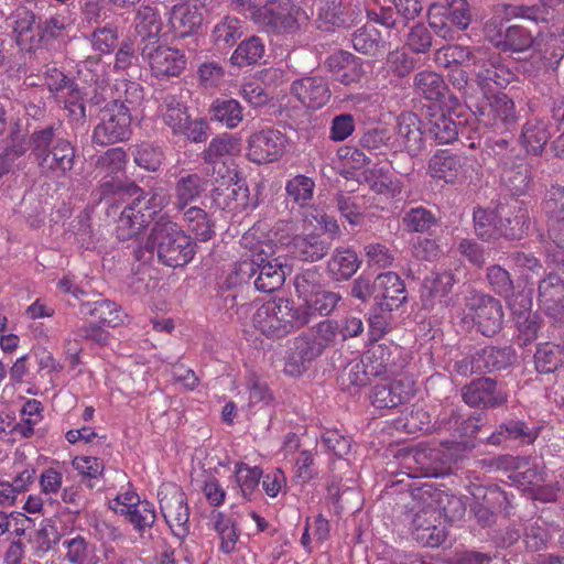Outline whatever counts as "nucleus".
<instances>
[{"label": "nucleus", "instance_id": "f257e3e1", "mask_svg": "<svg viewBox=\"0 0 564 564\" xmlns=\"http://www.w3.org/2000/svg\"><path fill=\"white\" fill-rule=\"evenodd\" d=\"M314 221L332 237L338 236L337 221L323 210L314 208L301 220H280L273 226L268 224L269 242H275L276 249L284 248L302 261H317L326 254L328 246L318 236L310 232Z\"/></svg>", "mask_w": 564, "mask_h": 564}, {"label": "nucleus", "instance_id": "f03ea898", "mask_svg": "<svg viewBox=\"0 0 564 564\" xmlns=\"http://www.w3.org/2000/svg\"><path fill=\"white\" fill-rule=\"evenodd\" d=\"M436 61L446 67L460 65L467 68L481 90L490 89L491 83L499 88L509 85L514 75L484 47L470 50L460 45H447L436 53Z\"/></svg>", "mask_w": 564, "mask_h": 564}, {"label": "nucleus", "instance_id": "7ed1b4c3", "mask_svg": "<svg viewBox=\"0 0 564 564\" xmlns=\"http://www.w3.org/2000/svg\"><path fill=\"white\" fill-rule=\"evenodd\" d=\"M240 242L247 250H256L257 290L269 293L280 289L285 281V263L281 256L273 257L279 249L275 248V242H269L268 223L254 224L241 237Z\"/></svg>", "mask_w": 564, "mask_h": 564}, {"label": "nucleus", "instance_id": "20e7f679", "mask_svg": "<svg viewBox=\"0 0 564 564\" xmlns=\"http://www.w3.org/2000/svg\"><path fill=\"white\" fill-rule=\"evenodd\" d=\"M147 247L155 251L159 260L169 267H183L192 261L195 243L174 221L161 219L148 238Z\"/></svg>", "mask_w": 564, "mask_h": 564}, {"label": "nucleus", "instance_id": "39448f33", "mask_svg": "<svg viewBox=\"0 0 564 564\" xmlns=\"http://www.w3.org/2000/svg\"><path fill=\"white\" fill-rule=\"evenodd\" d=\"M299 306L295 308L297 325H304L316 315L326 316L333 312L341 296L325 290L319 283V274L307 270L295 278Z\"/></svg>", "mask_w": 564, "mask_h": 564}, {"label": "nucleus", "instance_id": "423d86ee", "mask_svg": "<svg viewBox=\"0 0 564 564\" xmlns=\"http://www.w3.org/2000/svg\"><path fill=\"white\" fill-rule=\"evenodd\" d=\"M234 10L240 13L249 12V17L269 32L291 33L299 28V10L291 0H268L257 8L253 0H232Z\"/></svg>", "mask_w": 564, "mask_h": 564}, {"label": "nucleus", "instance_id": "0eeeda50", "mask_svg": "<svg viewBox=\"0 0 564 564\" xmlns=\"http://www.w3.org/2000/svg\"><path fill=\"white\" fill-rule=\"evenodd\" d=\"M169 202L170 197L163 191L137 196L119 216L116 229L118 239L129 240L137 237Z\"/></svg>", "mask_w": 564, "mask_h": 564}, {"label": "nucleus", "instance_id": "6e6552de", "mask_svg": "<svg viewBox=\"0 0 564 564\" xmlns=\"http://www.w3.org/2000/svg\"><path fill=\"white\" fill-rule=\"evenodd\" d=\"M34 153L41 173L47 177H63L74 166L75 149L65 139H53V130L46 129L34 134Z\"/></svg>", "mask_w": 564, "mask_h": 564}, {"label": "nucleus", "instance_id": "1a4fd4ad", "mask_svg": "<svg viewBox=\"0 0 564 564\" xmlns=\"http://www.w3.org/2000/svg\"><path fill=\"white\" fill-rule=\"evenodd\" d=\"M243 312L250 314L253 327L269 337L284 336L297 325L295 310L284 299H273L265 303L253 302Z\"/></svg>", "mask_w": 564, "mask_h": 564}, {"label": "nucleus", "instance_id": "9d476101", "mask_svg": "<svg viewBox=\"0 0 564 564\" xmlns=\"http://www.w3.org/2000/svg\"><path fill=\"white\" fill-rule=\"evenodd\" d=\"M513 209L516 214L512 215H508L502 209L501 215H505V219H500L499 223L495 210L476 209L474 212V223L477 235L485 240L500 235L510 239H520L529 226V215L522 203L516 202Z\"/></svg>", "mask_w": 564, "mask_h": 564}, {"label": "nucleus", "instance_id": "9b49d317", "mask_svg": "<svg viewBox=\"0 0 564 564\" xmlns=\"http://www.w3.org/2000/svg\"><path fill=\"white\" fill-rule=\"evenodd\" d=\"M130 127V107L123 101L113 100L101 110L100 122L94 130L93 140L100 145L124 141L131 133Z\"/></svg>", "mask_w": 564, "mask_h": 564}, {"label": "nucleus", "instance_id": "f8f14e48", "mask_svg": "<svg viewBox=\"0 0 564 564\" xmlns=\"http://www.w3.org/2000/svg\"><path fill=\"white\" fill-rule=\"evenodd\" d=\"M498 87L491 83L490 89L484 91L485 101L477 108L478 122L496 132L509 130L517 122L514 102L503 93L494 94Z\"/></svg>", "mask_w": 564, "mask_h": 564}, {"label": "nucleus", "instance_id": "ddd939ff", "mask_svg": "<svg viewBox=\"0 0 564 564\" xmlns=\"http://www.w3.org/2000/svg\"><path fill=\"white\" fill-rule=\"evenodd\" d=\"M160 509L172 533L182 540L189 533V511L186 496L175 484H163L159 489Z\"/></svg>", "mask_w": 564, "mask_h": 564}, {"label": "nucleus", "instance_id": "4468645a", "mask_svg": "<svg viewBox=\"0 0 564 564\" xmlns=\"http://www.w3.org/2000/svg\"><path fill=\"white\" fill-rule=\"evenodd\" d=\"M464 319L477 325L485 336H492L501 329L503 322L502 306L499 301L485 294H473L466 306Z\"/></svg>", "mask_w": 564, "mask_h": 564}, {"label": "nucleus", "instance_id": "2eb2a0df", "mask_svg": "<svg viewBox=\"0 0 564 564\" xmlns=\"http://www.w3.org/2000/svg\"><path fill=\"white\" fill-rule=\"evenodd\" d=\"M286 148V138L279 130L261 129L250 134L247 141V158L257 164L279 160Z\"/></svg>", "mask_w": 564, "mask_h": 564}, {"label": "nucleus", "instance_id": "dca6fc26", "mask_svg": "<svg viewBox=\"0 0 564 564\" xmlns=\"http://www.w3.org/2000/svg\"><path fill=\"white\" fill-rule=\"evenodd\" d=\"M423 506L435 514V520L455 521L460 519L466 510L463 500L444 490L435 489L431 484H424L415 494Z\"/></svg>", "mask_w": 564, "mask_h": 564}, {"label": "nucleus", "instance_id": "f3484780", "mask_svg": "<svg viewBox=\"0 0 564 564\" xmlns=\"http://www.w3.org/2000/svg\"><path fill=\"white\" fill-rule=\"evenodd\" d=\"M155 42L145 44L141 48V55L155 77L178 76L185 67L184 54L172 47L153 45Z\"/></svg>", "mask_w": 564, "mask_h": 564}, {"label": "nucleus", "instance_id": "a211bd4d", "mask_svg": "<svg viewBox=\"0 0 564 564\" xmlns=\"http://www.w3.org/2000/svg\"><path fill=\"white\" fill-rule=\"evenodd\" d=\"M400 356L401 350L398 346L371 344L362 359L372 377H389L397 375L403 368Z\"/></svg>", "mask_w": 564, "mask_h": 564}, {"label": "nucleus", "instance_id": "6ab92c4d", "mask_svg": "<svg viewBox=\"0 0 564 564\" xmlns=\"http://www.w3.org/2000/svg\"><path fill=\"white\" fill-rule=\"evenodd\" d=\"M292 95L308 109H321L330 98V89L325 77L310 75L292 83Z\"/></svg>", "mask_w": 564, "mask_h": 564}, {"label": "nucleus", "instance_id": "aec40b11", "mask_svg": "<svg viewBox=\"0 0 564 564\" xmlns=\"http://www.w3.org/2000/svg\"><path fill=\"white\" fill-rule=\"evenodd\" d=\"M414 391V381L409 377H401L377 384L372 390L371 402L377 409H392L409 402Z\"/></svg>", "mask_w": 564, "mask_h": 564}, {"label": "nucleus", "instance_id": "412c9836", "mask_svg": "<svg viewBox=\"0 0 564 564\" xmlns=\"http://www.w3.org/2000/svg\"><path fill=\"white\" fill-rule=\"evenodd\" d=\"M487 39L503 51L521 52L533 43L531 34L518 25L506 26L491 20L486 24Z\"/></svg>", "mask_w": 564, "mask_h": 564}, {"label": "nucleus", "instance_id": "4be33fe9", "mask_svg": "<svg viewBox=\"0 0 564 564\" xmlns=\"http://www.w3.org/2000/svg\"><path fill=\"white\" fill-rule=\"evenodd\" d=\"M206 9V0H186L173 7L170 23L174 32L181 36L193 34L203 22Z\"/></svg>", "mask_w": 564, "mask_h": 564}, {"label": "nucleus", "instance_id": "5701e85b", "mask_svg": "<svg viewBox=\"0 0 564 564\" xmlns=\"http://www.w3.org/2000/svg\"><path fill=\"white\" fill-rule=\"evenodd\" d=\"M508 305L514 317L520 340L523 345L530 344L536 338L540 329L539 316L531 312V299L525 293H518L508 300Z\"/></svg>", "mask_w": 564, "mask_h": 564}, {"label": "nucleus", "instance_id": "b1692460", "mask_svg": "<svg viewBox=\"0 0 564 564\" xmlns=\"http://www.w3.org/2000/svg\"><path fill=\"white\" fill-rule=\"evenodd\" d=\"M468 171V159L448 151L435 153L429 163L430 175L446 183H454L466 178Z\"/></svg>", "mask_w": 564, "mask_h": 564}, {"label": "nucleus", "instance_id": "393cba45", "mask_svg": "<svg viewBox=\"0 0 564 564\" xmlns=\"http://www.w3.org/2000/svg\"><path fill=\"white\" fill-rule=\"evenodd\" d=\"M375 300L382 312H391L405 301V286L394 272H384L375 279Z\"/></svg>", "mask_w": 564, "mask_h": 564}, {"label": "nucleus", "instance_id": "a878e982", "mask_svg": "<svg viewBox=\"0 0 564 564\" xmlns=\"http://www.w3.org/2000/svg\"><path fill=\"white\" fill-rule=\"evenodd\" d=\"M444 523L442 519L435 520V514L423 506L413 519L414 539L423 546H440L447 535Z\"/></svg>", "mask_w": 564, "mask_h": 564}, {"label": "nucleus", "instance_id": "bb28decb", "mask_svg": "<svg viewBox=\"0 0 564 564\" xmlns=\"http://www.w3.org/2000/svg\"><path fill=\"white\" fill-rule=\"evenodd\" d=\"M464 401L471 406H498L507 401V394L490 378H480L463 389Z\"/></svg>", "mask_w": 564, "mask_h": 564}, {"label": "nucleus", "instance_id": "cd10ccee", "mask_svg": "<svg viewBox=\"0 0 564 564\" xmlns=\"http://www.w3.org/2000/svg\"><path fill=\"white\" fill-rule=\"evenodd\" d=\"M321 344L308 332L294 341L293 351L285 364V372L299 376L305 370V364L311 362L323 354Z\"/></svg>", "mask_w": 564, "mask_h": 564}, {"label": "nucleus", "instance_id": "c85d7f7f", "mask_svg": "<svg viewBox=\"0 0 564 564\" xmlns=\"http://www.w3.org/2000/svg\"><path fill=\"white\" fill-rule=\"evenodd\" d=\"M394 145L398 150L406 151L411 156L421 151L423 138L419 119L414 113L404 112L399 116Z\"/></svg>", "mask_w": 564, "mask_h": 564}, {"label": "nucleus", "instance_id": "c756f323", "mask_svg": "<svg viewBox=\"0 0 564 564\" xmlns=\"http://www.w3.org/2000/svg\"><path fill=\"white\" fill-rule=\"evenodd\" d=\"M326 63L335 79L344 85L359 82L365 74L361 59L349 52L338 51Z\"/></svg>", "mask_w": 564, "mask_h": 564}, {"label": "nucleus", "instance_id": "7c9ffc66", "mask_svg": "<svg viewBox=\"0 0 564 564\" xmlns=\"http://www.w3.org/2000/svg\"><path fill=\"white\" fill-rule=\"evenodd\" d=\"M544 210L553 223L549 230L550 237L564 250V188H552Z\"/></svg>", "mask_w": 564, "mask_h": 564}, {"label": "nucleus", "instance_id": "2f4dec72", "mask_svg": "<svg viewBox=\"0 0 564 564\" xmlns=\"http://www.w3.org/2000/svg\"><path fill=\"white\" fill-rule=\"evenodd\" d=\"M261 477L262 470L258 466H249L243 462H237L234 465L231 480L247 500L258 491Z\"/></svg>", "mask_w": 564, "mask_h": 564}, {"label": "nucleus", "instance_id": "473e14b6", "mask_svg": "<svg viewBox=\"0 0 564 564\" xmlns=\"http://www.w3.org/2000/svg\"><path fill=\"white\" fill-rule=\"evenodd\" d=\"M360 267L356 252L348 248H338L334 251L327 263L329 274L335 280H348Z\"/></svg>", "mask_w": 564, "mask_h": 564}, {"label": "nucleus", "instance_id": "72a5a7b5", "mask_svg": "<svg viewBox=\"0 0 564 564\" xmlns=\"http://www.w3.org/2000/svg\"><path fill=\"white\" fill-rule=\"evenodd\" d=\"M362 176L370 188L378 194L393 197L401 193V182L392 176L388 165L373 166L362 172Z\"/></svg>", "mask_w": 564, "mask_h": 564}, {"label": "nucleus", "instance_id": "f704fd0d", "mask_svg": "<svg viewBox=\"0 0 564 564\" xmlns=\"http://www.w3.org/2000/svg\"><path fill=\"white\" fill-rule=\"evenodd\" d=\"M455 283L454 275L451 272L432 273L424 280L422 288L423 297H427L430 305L435 303L447 304L446 296ZM429 305V303H426Z\"/></svg>", "mask_w": 564, "mask_h": 564}, {"label": "nucleus", "instance_id": "c9c22d12", "mask_svg": "<svg viewBox=\"0 0 564 564\" xmlns=\"http://www.w3.org/2000/svg\"><path fill=\"white\" fill-rule=\"evenodd\" d=\"M162 20L159 11L150 6H142L138 9L134 28L141 40L155 42L162 31Z\"/></svg>", "mask_w": 564, "mask_h": 564}, {"label": "nucleus", "instance_id": "e433bc0d", "mask_svg": "<svg viewBox=\"0 0 564 564\" xmlns=\"http://www.w3.org/2000/svg\"><path fill=\"white\" fill-rule=\"evenodd\" d=\"M241 151L240 139L231 134H221L214 138L206 150L204 151V159L206 162L215 164L218 162L225 163L227 159L237 156Z\"/></svg>", "mask_w": 564, "mask_h": 564}, {"label": "nucleus", "instance_id": "4c0bfd02", "mask_svg": "<svg viewBox=\"0 0 564 564\" xmlns=\"http://www.w3.org/2000/svg\"><path fill=\"white\" fill-rule=\"evenodd\" d=\"M429 134L438 143L447 144L456 140L458 135L457 126L451 116L443 110L436 109L430 113L426 123Z\"/></svg>", "mask_w": 564, "mask_h": 564}, {"label": "nucleus", "instance_id": "58836bf2", "mask_svg": "<svg viewBox=\"0 0 564 564\" xmlns=\"http://www.w3.org/2000/svg\"><path fill=\"white\" fill-rule=\"evenodd\" d=\"M65 558L70 564H99L96 546L77 535L63 542Z\"/></svg>", "mask_w": 564, "mask_h": 564}, {"label": "nucleus", "instance_id": "ea45409f", "mask_svg": "<svg viewBox=\"0 0 564 564\" xmlns=\"http://www.w3.org/2000/svg\"><path fill=\"white\" fill-rule=\"evenodd\" d=\"M503 169L501 173V182L512 195H523L528 192L530 185L529 167L522 161L514 166L509 165L507 161L501 159Z\"/></svg>", "mask_w": 564, "mask_h": 564}, {"label": "nucleus", "instance_id": "a19ab883", "mask_svg": "<svg viewBox=\"0 0 564 564\" xmlns=\"http://www.w3.org/2000/svg\"><path fill=\"white\" fill-rule=\"evenodd\" d=\"M160 115L173 133L182 131L188 121L186 107L174 95H166L159 108Z\"/></svg>", "mask_w": 564, "mask_h": 564}, {"label": "nucleus", "instance_id": "79ce46f5", "mask_svg": "<svg viewBox=\"0 0 564 564\" xmlns=\"http://www.w3.org/2000/svg\"><path fill=\"white\" fill-rule=\"evenodd\" d=\"M540 432L536 426L528 427L522 422H509L500 426V430L488 437V442L498 445L503 438L518 440L523 444H531L535 441Z\"/></svg>", "mask_w": 564, "mask_h": 564}, {"label": "nucleus", "instance_id": "37998d69", "mask_svg": "<svg viewBox=\"0 0 564 564\" xmlns=\"http://www.w3.org/2000/svg\"><path fill=\"white\" fill-rule=\"evenodd\" d=\"M212 119L234 129L243 119L242 107L236 99H216L212 105Z\"/></svg>", "mask_w": 564, "mask_h": 564}, {"label": "nucleus", "instance_id": "c03bdc74", "mask_svg": "<svg viewBox=\"0 0 564 564\" xmlns=\"http://www.w3.org/2000/svg\"><path fill=\"white\" fill-rule=\"evenodd\" d=\"M183 220L188 230L200 241L212 239L215 234L214 224L207 213L196 206L184 210Z\"/></svg>", "mask_w": 564, "mask_h": 564}, {"label": "nucleus", "instance_id": "a18cd8bd", "mask_svg": "<svg viewBox=\"0 0 564 564\" xmlns=\"http://www.w3.org/2000/svg\"><path fill=\"white\" fill-rule=\"evenodd\" d=\"M550 137L551 132L546 129L543 121L530 120L523 127L521 142L527 152L539 154Z\"/></svg>", "mask_w": 564, "mask_h": 564}, {"label": "nucleus", "instance_id": "49530a36", "mask_svg": "<svg viewBox=\"0 0 564 564\" xmlns=\"http://www.w3.org/2000/svg\"><path fill=\"white\" fill-rule=\"evenodd\" d=\"M264 54V44L258 36L242 41L234 51L230 62L238 67L256 64Z\"/></svg>", "mask_w": 564, "mask_h": 564}, {"label": "nucleus", "instance_id": "de8ad7c7", "mask_svg": "<svg viewBox=\"0 0 564 564\" xmlns=\"http://www.w3.org/2000/svg\"><path fill=\"white\" fill-rule=\"evenodd\" d=\"M72 465L82 477V481L90 489L96 486L104 474V464L97 457L77 456L73 459Z\"/></svg>", "mask_w": 564, "mask_h": 564}, {"label": "nucleus", "instance_id": "09e8293b", "mask_svg": "<svg viewBox=\"0 0 564 564\" xmlns=\"http://www.w3.org/2000/svg\"><path fill=\"white\" fill-rule=\"evenodd\" d=\"M564 3V0H542V8L533 7H505L503 12L507 18L522 17L532 21H546L550 12L547 8L555 9Z\"/></svg>", "mask_w": 564, "mask_h": 564}, {"label": "nucleus", "instance_id": "8fccbe9b", "mask_svg": "<svg viewBox=\"0 0 564 564\" xmlns=\"http://www.w3.org/2000/svg\"><path fill=\"white\" fill-rule=\"evenodd\" d=\"M9 20L11 21L17 42L20 45L26 44V42L32 39L33 25L35 23L34 13L21 7L11 14Z\"/></svg>", "mask_w": 564, "mask_h": 564}, {"label": "nucleus", "instance_id": "3c124183", "mask_svg": "<svg viewBox=\"0 0 564 564\" xmlns=\"http://www.w3.org/2000/svg\"><path fill=\"white\" fill-rule=\"evenodd\" d=\"M414 84L419 93L429 100H437L445 91L443 78L434 72H421L415 75Z\"/></svg>", "mask_w": 564, "mask_h": 564}, {"label": "nucleus", "instance_id": "603ef678", "mask_svg": "<svg viewBox=\"0 0 564 564\" xmlns=\"http://www.w3.org/2000/svg\"><path fill=\"white\" fill-rule=\"evenodd\" d=\"M318 20L325 30L344 26L347 19L340 0H321L318 4Z\"/></svg>", "mask_w": 564, "mask_h": 564}, {"label": "nucleus", "instance_id": "864d4df0", "mask_svg": "<svg viewBox=\"0 0 564 564\" xmlns=\"http://www.w3.org/2000/svg\"><path fill=\"white\" fill-rule=\"evenodd\" d=\"M315 182L306 175H295L286 182L285 191L288 196L296 204L304 206L312 199Z\"/></svg>", "mask_w": 564, "mask_h": 564}, {"label": "nucleus", "instance_id": "5fc2aeb1", "mask_svg": "<svg viewBox=\"0 0 564 564\" xmlns=\"http://www.w3.org/2000/svg\"><path fill=\"white\" fill-rule=\"evenodd\" d=\"M127 154L122 148H112L98 158L97 167L106 176H119L124 172Z\"/></svg>", "mask_w": 564, "mask_h": 564}, {"label": "nucleus", "instance_id": "6e6d98bb", "mask_svg": "<svg viewBox=\"0 0 564 564\" xmlns=\"http://www.w3.org/2000/svg\"><path fill=\"white\" fill-rule=\"evenodd\" d=\"M202 192L200 180L197 175H188L181 178L175 187V207L184 209Z\"/></svg>", "mask_w": 564, "mask_h": 564}, {"label": "nucleus", "instance_id": "4d7b16f0", "mask_svg": "<svg viewBox=\"0 0 564 564\" xmlns=\"http://www.w3.org/2000/svg\"><path fill=\"white\" fill-rule=\"evenodd\" d=\"M218 204H223L224 209L234 214L247 209L250 205L248 187L240 182H236L235 184L227 186L224 195V202H218Z\"/></svg>", "mask_w": 564, "mask_h": 564}, {"label": "nucleus", "instance_id": "13d9d810", "mask_svg": "<svg viewBox=\"0 0 564 564\" xmlns=\"http://www.w3.org/2000/svg\"><path fill=\"white\" fill-rule=\"evenodd\" d=\"M564 296V284L556 274H549L540 282L539 301L550 310L551 304H558Z\"/></svg>", "mask_w": 564, "mask_h": 564}, {"label": "nucleus", "instance_id": "bf43d9fd", "mask_svg": "<svg viewBox=\"0 0 564 564\" xmlns=\"http://www.w3.org/2000/svg\"><path fill=\"white\" fill-rule=\"evenodd\" d=\"M215 530L220 539V551L226 554L234 552L239 533L231 519L218 513L215 520Z\"/></svg>", "mask_w": 564, "mask_h": 564}, {"label": "nucleus", "instance_id": "052dcab7", "mask_svg": "<svg viewBox=\"0 0 564 564\" xmlns=\"http://www.w3.org/2000/svg\"><path fill=\"white\" fill-rule=\"evenodd\" d=\"M558 346L550 343L538 347L534 356L535 368L541 373H550L557 369L561 360Z\"/></svg>", "mask_w": 564, "mask_h": 564}, {"label": "nucleus", "instance_id": "680f3d73", "mask_svg": "<svg viewBox=\"0 0 564 564\" xmlns=\"http://www.w3.org/2000/svg\"><path fill=\"white\" fill-rule=\"evenodd\" d=\"M242 33L241 22L236 18L226 17L215 25L213 36L217 44L232 45Z\"/></svg>", "mask_w": 564, "mask_h": 564}, {"label": "nucleus", "instance_id": "e2e57ef3", "mask_svg": "<svg viewBox=\"0 0 564 564\" xmlns=\"http://www.w3.org/2000/svg\"><path fill=\"white\" fill-rule=\"evenodd\" d=\"M402 223L408 231L423 232L435 224V218L427 209L415 207L404 214Z\"/></svg>", "mask_w": 564, "mask_h": 564}, {"label": "nucleus", "instance_id": "0e129e2a", "mask_svg": "<svg viewBox=\"0 0 564 564\" xmlns=\"http://www.w3.org/2000/svg\"><path fill=\"white\" fill-rule=\"evenodd\" d=\"M91 313L97 316L100 324L110 327H116L124 321V315L117 304L108 300L96 302Z\"/></svg>", "mask_w": 564, "mask_h": 564}, {"label": "nucleus", "instance_id": "69168bd1", "mask_svg": "<svg viewBox=\"0 0 564 564\" xmlns=\"http://www.w3.org/2000/svg\"><path fill=\"white\" fill-rule=\"evenodd\" d=\"M381 41L379 31L371 26L366 25L355 32L352 36L354 48L364 54L375 52Z\"/></svg>", "mask_w": 564, "mask_h": 564}, {"label": "nucleus", "instance_id": "338daca9", "mask_svg": "<svg viewBox=\"0 0 564 564\" xmlns=\"http://www.w3.org/2000/svg\"><path fill=\"white\" fill-rule=\"evenodd\" d=\"M163 161V153L159 147L143 143L138 147L134 154V162L148 171H156Z\"/></svg>", "mask_w": 564, "mask_h": 564}, {"label": "nucleus", "instance_id": "774afa93", "mask_svg": "<svg viewBox=\"0 0 564 564\" xmlns=\"http://www.w3.org/2000/svg\"><path fill=\"white\" fill-rule=\"evenodd\" d=\"M133 527L141 531L150 528L155 521V511L149 501H139L126 516Z\"/></svg>", "mask_w": 564, "mask_h": 564}]
</instances>
